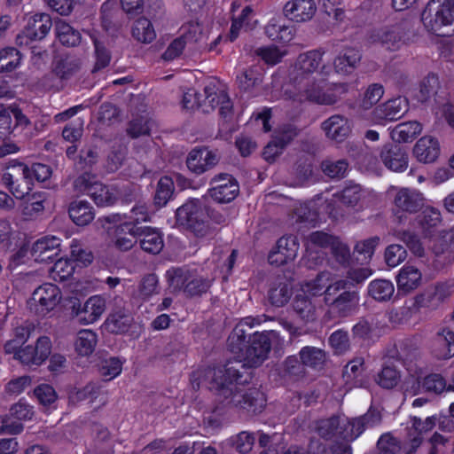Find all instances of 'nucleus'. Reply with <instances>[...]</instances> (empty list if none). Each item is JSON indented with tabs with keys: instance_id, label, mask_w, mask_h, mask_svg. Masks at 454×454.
Returning a JSON list of instances; mask_svg holds the SVG:
<instances>
[{
	"instance_id": "nucleus-45",
	"label": "nucleus",
	"mask_w": 454,
	"mask_h": 454,
	"mask_svg": "<svg viewBox=\"0 0 454 454\" xmlns=\"http://www.w3.org/2000/svg\"><path fill=\"white\" fill-rule=\"evenodd\" d=\"M348 168V163L346 160H333L325 159L320 164V168L324 175L331 179H341L345 177Z\"/></svg>"
},
{
	"instance_id": "nucleus-63",
	"label": "nucleus",
	"mask_w": 454,
	"mask_h": 454,
	"mask_svg": "<svg viewBox=\"0 0 454 454\" xmlns=\"http://www.w3.org/2000/svg\"><path fill=\"white\" fill-rule=\"evenodd\" d=\"M309 452L311 454H352V450L348 444H339L333 446L327 452L325 445L319 441H311L309 443Z\"/></svg>"
},
{
	"instance_id": "nucleus-18",
	"label": "nucleus",
	"mask_w": 454,
	"mask_h": 454,
	"mask_svg": "<svg viewBox=\"0 0 454 454\" xmlns=\"http://www.w3.org/2000/svg\"><path fill=\"white\" fill-rule=\"evenodd\" d=\"M409 110V103L405 98L397 97L379 105L373 110L375 119L379 121H397Z\"/></svg>"
},
{
	"instance_id": "nucleus-5",
	"label": "nucleus",
	"mask_w": 454,
	"mask_h": 454,
	"mask_svg": "<svg viewBox=\"0 0 454 454\" xmlns=\"http://www.w3.org/2000/svg\"><path fill=\"white\" fill-rule=\"evenodd\" d=\"M208 214L200 199H190L176 210V223L192 231L197 237L207 234Z\"/></svg>"
},
{
	"instance_id": "nucleus-31",
	"label": "nucleus",
	"mask_w": 454,
	"mask_h": 454,
	"mask_svg": "<svg viewBox=\"0 0 454 454\" xmlns=\"http://www.w3.org/2000/svg\"><path fill=\"white\" fill-rule=\"evenodd\" d=\"M293 294L291 284L285 278L278 277L269 290V301L276 307H282L288 302Z\"/></svg>"
},
{
	"instance_id": "nucleus-36",
	"label": "nucleus",
	"mask_w": 454,
	"mask_h": 454,
	"mask_svg": "<svg viewBox=\"0 0 454 454\" xmlns=\"http://www.w3.org/2000/svg\"><path fill=\"white\" fill-rule=\"evenodd\" d=\"M439 89L438 76L434 74H429L419 82L414 97L419 102L427 103L437 95Z\"/></svg>"
},
{
	"instance_id": "nucleus-11",
	"label": "nucleus",
	"mask_w": 454,
	"mask_h": 454,
	"mask_svg": "<svg viewBox=\"0 0 454 454\" xmlns=\"http://www.w3.org/2000/svg\"><path fill=\"white\" fill-rule=\"evenodd\" d=\"M70 302L71 316L82 325L96 322L106 310V300L100 295L90 297L83 304L76 298Z\"/></svg>"
},
{
	"instance_id": "nucleus-16",
	"label": "nucleus",
	"mask_w": 454,
	"mask_h": 454,
	"mask_svg": "<svg viewBox=\"0 0 454 454\" xmlns=\"http://www.w3.org/2000/svg\"><path fill=\"white\" fill-rule=\"evenodd\" d=\"M323 52L319 51H310L300 54L294 68V82L295 85H301L306 80H309L310 74L317 70L322 62Z\"/></svg>"
},
{
	"instance_id": "nucleus-49",
	"label": "nucleus",
	"mask_w": 454,
	"mask_h": 454,
	"mask_svg": "<svg viewBox=\"0 0 454 454\" xmlns=\"http://www.w3.org/2000/svg\"><path fill=\"white\" fill-rule=\"evenodd\" d=\"M340 426V418L333 416L329 419H321L317 422L316 431L318 435L324 439L330 440L338 435L339 427Z\"/></svg>"
},
{
	"instance_id": "nucleus-47",
	"label": "nucleus",
	"mask_w": 454,
	"mask_h": 454,
	"mask_svg": "<svg viewBox=\"0 0 454 454\" xmlns=\"http://www.w3.org/2000/svg\"><path fill=\"white\" fill-rule=\"evenodd\" d=\"M21 60L20 52L14 47L0 50V73L12 72L19 67Z\"/></svg>"
},
{
	"instance_id": "nucleus-34",
	"label": "nucleus",
	"mask_w": 454,
	"mask_h": 454,
	"mask_svg": "<svg viewBox=\"0 0 454 454\" xmlns=\"http://www.w3.org/2000/svg\"><path fill=\"white\" fill-rule=\"evenodd\" d=\"M299 356L306 368L309 367L313 370L323 369L327 360L326 352L322 348L313 346L303 347L299 352Z\"/></svg>"
},
{
	"instance_id": "nucleus-1",
	"label": "nucleus",
	"mask_w": 454,
	"mask_h": 454,
	"mask_svg": "<svg viewBox=\"0 0 454 454\" xmlns=\"http://www.w3.org/2000/svg\"><path fill=\"white\" fill-rule=\"evenodd\" d=\"M240 368H243L242 364L235 363L208 369L206 372L207 387L223 407L261 413L266 406V396L257 388L243 390L242 387L249 383L251 376L240 372Z\"/></svg>"
},
{
	"instance_id": "nucleus-59",
	"label": "nucleus",
	"mask_w": 454,
	"mask_h": 454,
	"mask_svg": "<svg viewBox=\"0 0 454 454\" xmlns=\"http://www.w3.org/2000/svg\"><path fill=\"white\" fill-rule=\"evenodd\" d=\"M254 441V434L246 431L240 432L230 439L231 446L242 454L247 453L252 450Z\"/></svg>"
},
{
	"instance_id": "nucleus-17",
	"label": "nucleus",
	"mask_w": 454,
	"mask_h": 454,
	"mask_svg": "<svg viewBox=\"0 0 454 454\" xmlns=\"http://www.w3.org/2000/svg\"><path fill=\"white\" fill-rule=\"evenodd\" d=\"M380 158L383 164L393 171H403L408 167L406 149L395 143H388L382 146Z\"/></svg>"
},
{
	"instance_id": "nucleus-25",
	"label": "nucleus",
	"mask_w": 454,
	"mask_h": 454,
	"mask_svg": "<svg viewBox=\"0 0 454 454\" xmlns=\"http://www.w3.org/2000/svg\"><path fill=\"white\" fill-rule=\"evenodd\" d=\"M440 151L438 140L431 136L420 137L413 147L416 159L425 164L434 162L440 155Z\"/></svg>"
},
{
	"instance_id": "nucleus-8",
	"label": "nucleus",
	"mask_w": 454,
	"mask_h": 454,
	"mask_svg": "<svg viewBox=\"0 0 454 454\" xmlns=\"http://www.w3.org/2000/svg\"><path fill=\"white\" fill-rule=\"evenodd\" d=\"M52 20L47 13H35L30 16L22 31L17 35L16 43L20 46H28L31 43L43 40L50 32Z\"/></svg>"
},
{
	"instance_id": "nucleus-37",
	"label": "nucleus",
	"mask_w": 454,
	"mask_h": 454,
	"mask_svg": "<svg viewBox=\"0 0 454 454\" xmlns=\"http://www.w3.org/2000/svg\"><path fill=\"white\" fill-rule=\"evenodd\" d=\"M192 271L184 267H173L167 270L166 278L169 288L173 292L185 293L186 283L189 281Z\"/></svg>"
},
{
	"instance_id": "nucleus-32",
	"label": "nucleus",
	"mask_w": 454,
	"mask_h": 454,
	"mask_svg": "<svg viewBox=\"0 0 454 454\" xmlns=\"http://www.w3.org/2000/svg\"><path fill=\"white\" fill-rule=\"evenodd\" d=\"M71 220L78 226H85L95 218L93 207L85 200H74L68 206Z\"/></svg>"
},
{
	"instance_id": "nucleus-54",
	"label": "nucleus",
	"mask_w": 454,
	"mask_h": 454,
	"mask_svg": "<svg viewBox=\"0 0 454 454\" xmlns=\"http://www.w3.org/2000/svg\"><path fill=\"white\" fill-rule=\"evenodd\" d=\"M400 380L399 372L395 366L385 365L379 372L376 381L383 388L391 389L395 387Z\"/></svg>"
},
{
	"instance_id": "nucleus-46",
	"label": "nucleus",
	"mask_w": 454,
	"mask_h": 454,
	"mask_svg": "<svg viewBox=\"0 0 454 454\" xmlns=\"http://www.w3.org/2000/svg\"><path fill=\"white\" fill-rule=\"evenodd\" d=\"M97 344V334L91 330H82L75 340V350L81 356L90 355Z\"/></svg>"
},
{
	"instance_id": "nucleus-61",
	"label": "nucleus",
	"mask_w": 454,
	"mask_h": 454,
	"mask_svg": "<svg viewBox=\"0 0 454 454\" xmlns=\"http://www.w3.org/2000/svg\"><path fill=\"white\" fill-rule=\"evenodd\" d=\"M378 454H399L400 442L390 433L384 434L377 442Z\"/></svg>"
},
{
	"instance_id": "nucleus-3",
	"label": "nucleus",
	"mask_w": 454,
	"mask_h": 454,
	"mask_svg": "<svg viewBox=\"0 0 454 454\" xmlns=\"http://www.w3.org/2000/svg\"><path fill=\"white\" fill-rule=\"evenodd\" d=\"M421 20L427 29L438 36L454 35V0H431Z\"/></svg>"
},
{
	"instance_id": "nucleus-7",
	"label": "nucleus",
	"mask_w": 454,
	"mask_h": 454,
	"mask_svg": "<svg viewBox=\"0 0 454 454\" xmlns=\"http://www.w3.org/2000/svg\"><path fill=\"white\" fill-rule=\"evenodd\" d=\"M296 86L307 100L324 106L336 104L348 92V88L347 83H335L332 87L324 90L319 83L310 79Z\"/></svg>"
},
{
	"instance_id": "nucleus-33",
	"label": "nucleus",
	"mask_w": 454,
	"mask_h": 454,
	"mask_svg": "<svg viewBox=\"0 0 454 454\" xmlns=\"http://www.w3.org/2000/svg\"><path fill=\"white\" fill-rule=\"evenodd\" d=\"M422 131V125L417 121H409L397 124L391 130L392 139L398 143L412 142Z\"/></svg>"
},
{
	"instance_id": "nucleus-55",
	"label": "nucleus",
	"mask_w": 454,
	"mask_h": 454,
	"mask_svg": "<svg viewBox=\"0 0 454 454\" xmlns=\"http://www.w3.org/2000/svg\"><path fill=\"white\" fill-rule=\"evenodd\" d=\"M361 428L356 423V418L351 419H340L338 435L347 442L354 441L363 433Z\"/></svg>"
},
{
	"instance_id": "nucleus-52",
	"label": "nucleus",
	"mask_w": 454,
	"mask_h": 454,
	"mask_svg": "<svg viewBox=\"0 0 454 454\" xmlns=\"http://www.w3.org/2000/svg\"><path fill=\"white\" fill-rule=\"evenodd\" d=\"M99 153L96 146H88L80 151L79 160L75 163L79 170L91 171L93 167L98 163Z\"/></svg>"
},
{
	"instance_id": "nucleus-12",
	"label": "nucleus",
	"mask_w": 454,
	"mask_h": 454,
	"mask_svg": "<svg viewBox=\"0 0 454 454\" xmlns=\"http://www.w3.org/2000/svg\"><path fill=\"white\" fill-rule=\"evenodd\" d=\"M208 195L218 203L232 201L239 192V184L235 177L228 173H220L210 180Z\"/></svg>"
},
{
	"instance_id": "nucleus-14",
	"label": "nucleus",
	"mask_w": 454,
	"mask_h": 454,
	"mask_svg": "<svg viewBox=\"0 0 454 454\" xmlns=\"http://www.w3.org/2000/svg\"><path fill=\"white\" fill-rule=\"evenodd\" d=\"M454 293V283L442 282L429 286L424 293L415 298L419 307L437 309Z\"/></svg>"
},
{
	"instance_id": "nucleus-58",
	"label": "nucleus",
	"mask_w": 454,
	"mask_h": 454,
	"mask_svg": "<svg viewBox=\"0 0 454 454\" xmlns=\"http://www.w3.org/2000/svg\"><path fill=\"white\" fill-rule=\"evenodd\" d=\"M384 257L389 267H395L406 259L407 251L402 245L391 244L387 247Z\"/></svg>"
},
{
	"instance_id": "nucleus-26",
	"label": "nucleus",
	"mask_w": 454,
	"mask_h": 454,
	"mask_svg": "<svg viewBox=\"0 0 454 454\" xmlns=\"http://www.w3.org/2000/svg\"><path fill=\"white\" fill-rule=\"evenodd\" d=\"M226 94L224 90H217L215 85L209 84L204 88L203 93L194 94L195 103L204 114H209L222 104V96Z\"/></svg>"
},
{
	"instance_id": "nucleus-60",
	"label": "nucleus",
	"mask_w": 454,
	"mask_h": 454,
	"mask_svg": "<svg viewBox=\"0 0 454 454\" xmlns=\"http://www.w3.org/2000/svg\"><path fill=\"white\" fill-rule=\"evenodd\" d=\"M329 343L336 354H343L350 348V340L348 332L337 330L329 337Z\"/></svg>"
},
{
	"instance_id": "nucleus-6",
	"label": "nucleus",
	"mask_w": 454,
	"mask_h": 454,
	"mask_svg": "<svg viewBox=\"0 0 454 454\" xmlns=\"http://www.w3.org/2000/svg\"><path fill=\"white\" fill-rule=\"evenodd\" d=\"M30 168L23 162L11 161L4 169L1 183L16 199H23L32 190Z\"/></svg>"
},
{
	"instance_id": "nucleus-50",
	"label": "nucleus",
	"mask_w": 454,
	"mask_h": 454,
	"mask_svg": "<svg viewBox=\"0 0 454 454\" xmlns=\"http://www.w3.org/2000/svg\"><path fill=\"white\" fill-rule=\"evenodd\" d=\"M341 203L348 207H354L361 200L363 192L360 184L349 182L338 195Z\"/></svg>"
},
{
	"instance_id": "nucleus-43",
	"label": "nucleus",
	"mask_w": 454,
	"mask_h": 454,
	"mask_svg": "<svg viewBox=\"0 0 454 454\" xmlns=\"http://www.w3.org/2000/svg\"><path fill=\"white\" fill-rule=\"evenodd\" d=\"M174 191L175 184L173 180L168 176H162L157 184L153 197L154 206L159 208L166 206L173 196Z\"/></svg>"
},
{
	"instance_id": "nucleus-28",
	"label": "nucleus",
	"mask_w": 454,
	"mask_h": 454,
	"mask_svg": "<svg viewBox=\"0 0 454 454\" xmlns=\"http://www.w3.org/2000/svg\"><path fill=\"white\" fill-rule=\"evenodd\" d=\"M132 322L131 312L120 306L108 316L106 327L112 333H124L129 331Z\"/></svg>"
},
{
	"instance_id": "nucleus-42",
	"label": "nucleus",
	"mask_w": 454,
	"mask_h": 454,
	"mask_svg": "<svg viewBox=\"0 0 454 454\" xmlns=\"http://www.w3.org/2000/svg\"><path fill=\"white\" fill-rule=\"evenodd\" d=\"M393 235L398 240L403 242L407 248L416 256L423 257L425 249L419 236L408 230H395Z\"/></svg>"
},
{
	"instance_id": "nucleus-10",
	"label": "nucleus",
	"mask_w": 454,
	"mask_h": 454,
	"mask_svg": "<svg viewBox=\"0 0 454 454\" xmlns=\"http://www.w3.org/2000/svg\"><path fill=\"white\" fill-rule=\"evenodd\" d=\"M405 28L402 24H395L373 29L368 36V41L372 44L395 51L405 44Z\"/></svg>"
},
{
	"instance_id": "nucleus-51",
	"label": "nucleus",
	"mask_w": 454,
	"mask_h": 454,
	"mask_svg": "<svg viewBox=\"0 0 454 454\" xmlns=\"http://www.w3.org/2000/svg\"><path fill=\"white\" fill-rule=\"evenodd\" d=\"M98 206H111L115 203L116 195L102 183L96 184L90 194Z\"/></svg>"
},
{
	"instance_id": "nucleus-39",
	"label": "nucleus",
	"mask_w": 454,
	"mask_h": 454,
	"mask_svg": "<svg viewBox=\"0 0 454 454\" xmlns=\"http://www.w3.org/2000/svg\"><path fill=\"white\" fill-rule=\"evenodd\" d=\"M368 293L378 301H387L395 293V286L390 280L375 279L369 284Z\"/></svg>"
},
{
	"instance_id": "nucleus-23",
	"label": "nucleus",
	"mask_w": 454,
	"mask_h": 454,
	"mask_svg": "<svg viewBox=\"0 0 454 454\" xmlns=\"http://www.w3.org/2000/svg\"><path fill=\"white\" fill-rule=\"evenodd\" d=\"M321 128L325 136L336 143L343 142L351 133L349 121L340 114L333 115L324 121Z\"/></svg>"
},
{
	"instance_id": "nucleus-38",
	"label": "nucleus",
	"mask_w": 454,
	"mask_h": 454,
	"mask_svg": "<svg viewBox=\"0 0 454 454\" xmlns=\"http://www.w3.org/2000/svg\"><path fill=\"white\" fill-rule=\"evenodd\" d=\"M293 308L295 313L304 321L315 319L316 306L313 301L305 294H298L293 301Z\"/></svg>"
},
{
	"instance_id": "nucleus-48",
	"label": "nucleus",
	"mask_w": 454,
	"mask_h": 454,
	"mask_svg": "<svg viewBox=\"0 0 454 454\" xmlns=\"http://www.w3.org/2000/svg\"><path fill=\"white\" fill-rule=\"evenodd\" d=\"M186 285L184 294L187 296H201L209 290L212 285V280L207 278L196 275L192 272Z\"/></svg>"
},
{
	"instance_id": "nucleus-2",
	"label": "nucleus",
	"mask_w": 454,
	"mask_h": 454,
	"mask_svg": "<svg viewBox=\"0 0 454 454\" xmlns=\"http://www.w3.org/2000/svg\"><path fill=\"white\" fill-rule=\"evenodd\" d=\"M252 327L247 324L237 325L227 340L229 350L238 356L239 361L227 364L240 363V372L248 373L246 367H258L268 357L271 348L270 333H250Z\"/></svg>"
},
{
	"instance_id": "nucleus-44",
	"label": "nucleus",
	"mask_w": 454,
	"mask_h": 454,
	"mask_svg": "<svg viewBox=\"0 0 454 454\" xmlns=\"http://www.w3.org/2000/svg\"><path fill=\"white\" fill-rule=\"evenodd\" d=\"M56 34L59 42L67 47H74L81 42V34L68 23L59 20L56 23Z\"/></svg>"
},
{
	"instance_id": "nucleus-24",
	"label": "nucleus",
	"mask_w": 454,
	"mask_h": 454,
	"mask_svg": "<svg viewBox=\"0 0 454 454\" xmlns=\"http://www.w3.org/2000/svg\"><path fill=\"white\" fill-rule=\"evenodd\" d=\"M298 249L299 244L296 237H282L277 242L276 250L270 254L269 261L270 263L278 265L286 263L296 257Z\"/></svg>"
},
{
	"instance_id": "nucleus-22",
	"label": "nucleus",
	"mask_w": 454,
	"mask_h": 454,
	"mask_svg": "<svg viewBox=\"0 0 454 454\" xmlns=\"http://www.w3.org/2000/svg\"><path fill=\"white\" fill-rule=\"evenodd\" d=\"M82 65V59L75 55H60L52 62V72L61 82H67L81 71Z\"/></svg>"
},
{
	"instance_id": "nucleus-19",
	"label": "nucleus",
	"mask_w": 454,
	"mask_h": 454,
	"mask_svg": "<svg viewBox=\"0 0 454 454\" xmlns=\"http://www.w3.org/2000/svg\"><path fill=\"white\" fill-rule=\"evenodd\" d=\"M394 204L399 211L415 214L423 208L425 198L418 190L401 188L395 196Z\"/></svg>"
},
{
	"instance_id": "nucleus-57",
	"label": "nucleus",
	"mask_w": 454,
	"mask_h": 454,
	"mask_svg": "<svg viewBox=\"0 0 454 454\" xmlns=\"http://www.w3.org/2000/svg\"><path fill=\"white\" fill-rule=\"evenodd\" d=\"M126 132L131 138H137L141 136L149 135L150 127L148 125V119L146 116L138 115L137 117H133L128 124Z\"/></svg>"
},
{
	"instance_id": "nucleus-21",
	"label": "nucleus",
	"mask_w": 454,
	"mask_h": 454,
	"mask_svg": "<svg viewBox=\"0 0 454 454\" xmlns=\"http://www.w3.org/2000/svg\"><path fill=\"white\" fill-rule=\"evenodd\" d=\"M317 5L314 0L288 1L283 8L284 15L295 22L310 20L315 15Z\"/></svg>"
},
{
	"instance_id": "nucleus-64",
	"label": "nucleus",
	"mask_w": 454,
	"mask_h": 454,
	"mask_svg": "<svg viewBox=\"0 0 454 454\" xmlns=\"http://www.w3.org/2000/svg\"><path fill=\"white\" fill-rule=\"evenodd\" d=\"M437 255L447 254V259L454 258V233H448L437 239L434 247Z\"/></svg>"
},
{
	"instance_id": "nucleus-41",
	"label": "nucleus",
	"mask_w": 454,
	"mask_h": 454,
	"mask_svg": "<svg viewBox=\"0 0 454 454\" xmlns=\"http://www.w3.org/2000/svg\"><path fill=\"white\" fill-rule=\"evenodd\" d=\"M132 36L143 43H150L156 37L152 22L145 18L137 19L132 27Z\"/></svg>"
},
{
	"instance_id": "nucleus-27",
	"label": "nucleus",
	"mask_w": 454,
	"mask_h": 454,
	"mask_svg": "<svg viewBox=\"0 0 454 454\" xmlns=\"http://www.w3.org/2000/svg\"><path fill=\"white\" fill-rule=\"evenodd\" d=\"M433 352L438 359H450L454 356V332L443 328L434 339Z\"/></svg>"
},
{
	"instance_id": "nucleus-15",
	"label": "nucleus",
	"mask_w": 454,
	"mask_h": 454,
	"mask_svg": "<svg viewBox=\"0 0 454 454\" xmlns=\"http://www.w3.org/2000/svg\"><path fill=\"white\" fill-rule=\"evenodd\" d=\"M51 353V341L47 336L39 337L35 345H26L20 352V362L27 366H39Z\"/></svg>"
},
{
	"instance_id": "nucleus-30",
	"label": "nucleus",
	"mask_w": 454,
	"mask_h": 454,
	"mask_svg": "<svg viewBox=\"0 0 454 454\" xmlns=\"http://www.w3.org/2000/svg\"><path fill=\"white\" fill-rule=\"evenodd\" d=\"M421 272L414 266L405 265L396 277L398 292L409 294L417 289L421 285Z\"/></svg>"
},
{
	"instance_id": "nucleus-35",
	"label": "nucleus",
	"mask_w": 454,
	"mask_h": 454,
	"mask_svg": "<svg viewBox=\"0 0 454 454\" xmlns=\"http://www.w3.org/2000/svg\"><path fill=\"white\" fill-rule=\"evenodd\" d=\"M361 58L359 50L352 47L346 48L334 59V68L338 73H350L360 62Z\"/></svg>"
},
{
	"instance_id": "nucleus-4",
	"label": "nucleus",
	"mask_w": 454,
	"mask_h": 454,
	"mask_svg": "<svg viewBox=\"0 0 454 454\" xmlns=\"http://www.w3.org/2000/svg\"><path fill=\"white\" fill-rule=\"evenodd\" d=\"M351 283L341 279L327 286L325 300L329 305V312L339 317L351 316L357 309L359 296L350 290Z\"/></svg>"
},
{
	"instance_id": "nucleus-53",
	"label": "nucleus",
	"mask_w": 454,
	"mask_h": 454,
	"mask_svg": "<svg viewBox=\"0 0 454 454\" xmlns=\"http://www.w3.org/2000/svg\"><path fill=\"white\" fill-rule=\"evenodd\" d=\"M100 387L93 382L88 383L81 389H74L69 392L68 398L73 403H76L87 399L93 400L99 394Z\"/></svg>"
},
{
	"instance_id": "nucleus-56",
	"label": "nucleus",
	"mask_w": 454,
	"mask_h": 454,
	"mask_svg": "<svg viewBox=\"0 0 454 454\" xmlns=\"http://www.w3.org/2000/svg\"><path fill=\"white\" fill-rule=\"evenodd\" d=\"M384 94V88L380 83H372L366 89L360 106L364 110L371 109L376 105Z\"/></svg>"
},
{
	"instance_id": "nucleus-40",
	"label": "nucleus",
	"mask_w": 454,
	"mask_h": 454,
	"mask_svg": "<svg viewBox=\"0 0 454 454\" xmlns=\"http://www.w3.org/2000/svg\"><path fill=\"white\" fill-rule=\"evenodd\" d=\"M284 377L293 380H299L307 375V369L302 360L296 356H287L282 364Z\"/></svg>"
},
{
	"instance_id": "nucleus-62",
	"label": "nucleus",
	"mask_w": 454,
	"mask_h": 454,
	"mask_svg": "<svg viewBox=\"0 0 454 454\" xmlns=\"http://www.w3.org/2000/svg\"><path fill=\"white\" fill-rule=\"evenodd\" d=\"M419 217V225L424 231L428 232L437 227L442 220L440 212L434 207L426 208Z\"/></svg>"
},
{
	"instance_id": "nucleus-13",
	"label": "nucleus",
	"mask_w": 454,
	"mask_h": 454,
	"mask_svg": "<svg viewBox=\"0 0 454 454\" xmlns=\"http://www.w3.org/2000/svg\"><path fill=\"white\" fill-rule=\"evenodd\" d=\"M221 156L217 150L208 147H197L192 149L187 158L186 165L189 170L196 175H201L214 168L220 161Z\"/></svg>"
},
{
	"instance_id": "nucleus-20",
	"label": "nucleus",
	"mask_w": 454,
	"mask_h": 454,
	"mask_svg": "<svg viewBox=\"0 0 454 454\" xmlns=\"http://www.w3.org/2000/svg\"><path fill=\"white\" fill-rule=\"evenodd\" d=\"M138 226L133 223H124L114 227L112 243L113 247L121 251L130 250L137 243L139 232Z\"/></svg>"
},
{
	"instance_id": "nucleus-29",
	"label": "nucleus",
	"mask_w": 454,
	"mask_h": 454,
	"mask_svg": "<svg viewBox=\"0 0 454 454\" xmlns=\"http://www.w3.org/2000/svg\"><path fill=\"white\" fill-rule=\"evenodd\" d=\"M138 238L140 239V247L146 253L157 254L160 253L164 247V242L160 232L151 227L138 226Z\"/></svg>"
},
{
	"instance_id": "nucleus-9",
	"label": "nucleus",
	"mask_w": 454,
	"mask_h": 454,
	"mask_svg": "<svg viewBox=\"0 0 454 454\" xmlns=\"http://www.w3.org/2000/svg\"><path fill=\"white\" fill-rule=\"evenodd\" d=\"M60 298L59 288L56 285L46 283L34 291L27 305L31 311L43 317L59 304Z\"/></svg>"
}]
</instances>
